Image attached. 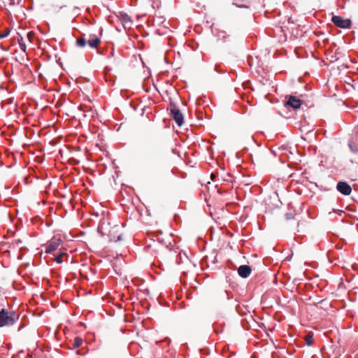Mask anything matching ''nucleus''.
Wrapping results in <instances>:
<instances>
[{"label":"nucleus","instance_id":"obj_8","mask_svg":"<svg viewBox=\"0 0 358 358\" xmlns=\"http://www.w3.org/2000/svg\"><path fill=\"white\" fill-rule=\"evenodd\" d=\"M100 38L94 36L92 39H90L88 41V45L92 48H96L100 43Z\"/></svg>","mask_w":358,"mask_h":358},{"label":"nucleus","instance_id":"obj_12","mask_svg":"<svg viewBox=\"0 0 358 358\" xmlns=\"http://www.w3.org/2000/svg\"><path fill=\"white\" fill-rule=\"evenodd\" d=\"M122 20L124 23L131 22L130 17L126 13H124L122 15Z\"/></svg>","mask_w":358,"mask_h":358},{"label":"nucleus","instance_id":"obj_20","mask_svg":"<svg viewBox=\"0 0 358 358\" xmlns=\"http://www.w3.org/2000/svg\"><path fill=\"white\" fill-rule=\"evenodd\" d=\"M349 146L350 148V150L353 152H356L357 151L354 149V148L352 147V145L351 144H349Z\"/></svg>","mask_w":358,"mask_h":358},{"label":"nucleus","instance_id":"obj_7","mask_svg":"<svg viewBox=\"0 0 358 358\" xmlns=\"http://www.w3.org/2000/svg\"><path fill=\"white\" fill-rule=\"evenodd\" d=\"M251 272L252 269L248 265H241L238 268V273L243 278H248Z\"/></svg>","mask_w":358,"mask_h":358},{"label":"nucleus","instance_id":"obj_15","mask_svg":"<svg viewBox=\"0 0 358 358\" xmlns=\"http://www.w3.org/2000/svg\"><path fill=\"white\" fill-rule=\"evenodd\" d=\"M213 329H214L215 332H216L217 334H220L223 331L222 328L220 329V328L217 327V324H213Z\"/></svg>","mask_w":358,"mask_h":358},{"label":"nucleus","instance_id":"obj_21","mask_svg":"<svg viewBox=\"0 0 358 358\" xmlns=\"http://www.w3.org/2000/svg\"><path fill=\"white\" fill-rule=\"evenodd\" d=\"M172 152H173V154H177V151H176V149H173V150H172Z\"/></svg>","mask_w":358,"mask_h":358},{"label":"nucleus","instance_id":"obj_23","mask_svg":"<svg viewBox=\"0 0 358 358\" xmlns=\"http://www.w3.org/2000/svg\"><path fill=\"white\" fill-rule=\"evenodd\" d=\"M121 238H120V236H118L117 238V240L120 241Z\"/></svg>","mask_w":358,"mask_h":358},{"label":"nucleus","instance_id":"obj_25","mask_svg":"<svg viewBox=\"0 0 358 358\" xmlns=\"http://www.w3.org/2000/svg\"><path fill=\"white\" fill-rule=\"evenodd\" d=\"M272 152H273V155H275V152H274V150H271Z\"/></svg>","mask_w":358,"mask_h":358},{"label":"nucleus","instance_id":"obj_4","mask_svg":"<svg viewBox=\"0 0 358 358\" xmlns=\"http://www.w3.org/2000/svg\"><path fill=\"white\" fill-rule=\"evenodd\" d=\"M62 243V241L60 238L54 237L50 243L48 244L45 248V252L51 254L55 251L59 245Z\"/></svg>","mask_w":358,"mask_h":358},{"label":"nucleus","instance_id":"obj_19","mask_svg":"<svg viewBox=\"0 0 358 358\" xmlns=\"http://www.w3.org/2000/svg\"><path fill=\"white\" fill-rule=\"evenodd\" d=\"M237 6L239 8H249L248 6H245V5H237Z\"/></svg>","mask_w":358,"mask_h":358},{"label":"nucleus","instance_id":"obj_3","mask_svg":"<svg viewBox=\"0 0 358 358\" xmlns=\"http://www.w3.org/2000/svg\"><path fill=\"white\" fill-rule=\"evenodd\" d=\"M331 22L338 27L342 29H349L351 27L352 22L350 19H344L338 15H334L331 17Z\"/></svg>","mask_w":358,"mask_h":358},{"label":"nucleus","instance_id":"obj_11","mask_svg":"<svg viewBox=\"0 0 358 358\" xmlns=\"http://www.w3.org/2000/svg\"><path fill=\"white\" fill-rule=\"evenodd\" d=\"M64 255H65V253H62V252H61L59 255H56V256L55 257V259H54L55 262H57V264H62V262H63V260H62V256H63Z\"/></svg>","mask_w":358,"mask_h":358},{"label":"nucleus","instance_id":"obj_13","mask_svg":"<svg viewBox=\"0 0 358 358\" xmlns=\"http://www.w3.org/2000/svg\"><path fill=\"white\" fill-rule=\"evenodd\" d=\"M305 341L307 345H311L313 341L312 336H306Z\"/></svg>","mask_w":358,"mask_h":358},{"label":"nucleus","instance_id":"obj_2","mask_svg":"<svg viewBox=\"0 0 358 358\" xmlns=\"http://www.w3.org/2000/svg\"><path fill=\"white\" fill-rule=\"evenodd\" d=\"M170 115L178 126L180 127L184 122V117L180 110L172 103L170 104Z\"/></svg>","mask_w":358,"mask_h":358},{"label":"nucleus","instance_id":"obj_22","mask_svg":"<svg viewBox=\"0 0 358 358\" xmlns=\"http://www.w3.org/2000/svg\"><path fill=\"white\" fill-rule=\"evenodd\" d=\"M215 175H214L213 173H212V174H211V178H212L213 180H214V178H215Z\"/></svg>","mask_w":358,"mask_h":358},{"label":"nucleus","instance_id":"obj_1","mask_svg":"<svg viewBox=\"0 0 358 358\" xmlns=\"http://www.w3.org/2000/svg\"><path fill=\"white\" fill-rule=\"evenodd\" d=\"M19 317L20 315L15 311L2 308L0 310V327L13 325Z\"/></svg>","mask_w":358,"mask_h":358},{"label":"nucleus","instance_id":"obj_10","mask_svg":"<svg viewBox=\"0 0 358 358\" xmlns=\"http://www.w3.org/2000/svg\"><path fill=\"white\" fill-rule=\"evenodd\" d=\"M87 43V41L85 38H79L76 41V44L79 47H85Z\"/></svg>","mask_w":358,"mask_h":358},{"label":"nucleus","instance_id":"obj_17","mask_svg":"<svg viewBox=\"0 0 358 358\" xmlns=\"http://www.w3.org/2000/svg\"><path fill=\"white\" fill-rule=\"evenodd\" d=\"M22 241L20 240V239H17V240H15L13 243L17 245V246H20L21 244H22Z\"/></svg>","mask_w":358,"mask_h":358},{"label":"nucleus","instance_id":"obj_9","mask_svg":"<svg viewBox=\"0 0 358 358\" xmlns=\"http://www.w3.org/2000/svg\"><path fill=\"white\" fill-rule=\"evenodd\" d=\"M83 339L80 337H76L73 343V348L76 349L79 348L83 343Z\"/></svg>","mask_w":358,"mask_h":358},{"label":"nucleus","instance_id":"obj_6","mask_svg":"<svg viewBox=\"0 0 358 358\" xmlns=\"http://www.w3.org/2000/svg\"><path fill=\"white\" fill-rule=\"evenodd\" d=\"M301 104H302L301 100L294 96H290L285 103L286 106L292 107L294 109L299 108L301 107Z\"/></svg>","mask_w":358,"mask_h":358},{"label":"nucleus","instance_id":"obj_16","mask_svg":"<svg viewBox=\"0 0 358 358\" xmlns=\"http://www.w3.org/2000/svg\"><path fill=\"white\" fill-rule=\"evenodd\" d=\"M18 42H19V45H20V48L21 49V50H22L23 52H25L26 51V45L23 43H21L20 41V39H18Z\"/></svg>","mask_w":358,"mask_h":358},{"label":"nucleus","instance_id":"obj_24","mask_svg":"<svg viewBox=\"0 0 358 358\" xmlns=\"http://www.w3.org/2000/svg\"><path fill=\"white\" fill-rule=\"evenodd\" d=\"M272 152H273V155H275V152H274V150H271Z\"/></svg>","mask_w":358,"mask_h":358},{"label":"nucleus","instance_id":"obj_5","mask_svg":"<svg viewBox=\"0 0 358 358\" xmlns=\"http://www.w3.org/2000/svg\"><path fill=\"white\" fill-rule=\"evenodd\" d=\"M336 189L343 195H350L352 192L350 185L345 181H339L336 185Z\"/></svg>","mask_w":358,"mask_h":358},{"label":"nucleus","instance_id":"obj_18","mask_svg":"<svg viewBox=\"0 0 358 358\" xmlns=\"http://www.w3.org/2000/svg\"><path fill=\"white\" fill-rule=\"evenodd\" d=\"M285 217L287 220H290L293 217L291 213H287L285 215Z\"/></svg>","mask_w":358,"mask_h":358},{"label":"nucleus","instance_id":"obj_14","mask_svg":"<svg viewBox=\"0 0 358 358\" xmlns=\"http://www.w3.org/2000/svg\"><path fill=\"white\" fill-rule=\"evenodd\" d=\"M10 34V30L6 29L3 33H0V39L7 37Z\"/></svg>","mask_w":358,"mask_h":358}]
</instances>
